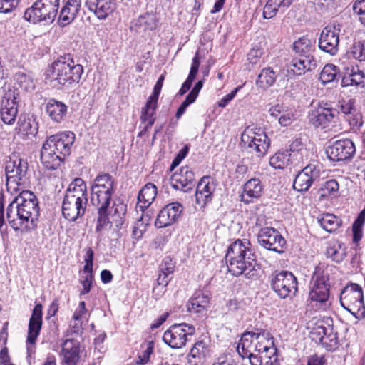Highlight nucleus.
<instances>
[{"mask_svg": "<svg viewBox=\"0 0 365 365\" xmlns=\"http://www.w3.org/2000/svg\"><path fill=\"white\" fill-rule=\"evenodd\" d=\"M225 259L228 270L232 275L245 274L249 279L257 277L255 269L256 255L247 240L237 239L230 245Z\"/></svg>", "mask_w": 365, "mask_h": 365, "instance_id": "f257e3e1", "label": "nucleus"}, {"mask_svg": "<svg viewBox=\"0 0 365 365\" xmlns=\"http://www.w3.org/2000/svg\"><path fill=\"white\" fill-rule=\"evenodd\" d=\"M75 139V134L71 131L49 136L43 143L41 152V163L45 168L48 170L56 169L70 154Z\"/></svg>", "mask_w": 365, "mask_h": 365, "instance_id": "f03ea898", "label": "nucleus"}, {"mask_svg": "<svg viewBox=\"0 0 365 365\" xmlns=\"http://www.w3.org/2000/svg\"><path fill=\"white\" fill-rule=\"evenodd\" d=\"M52 78L58 85L69 88L79 83L83 68L76 63L70 55L60 56L52 63Z\"/></svg>", "mask_w": 365, "mask_h": 365, "instance_id": "7ed1b4c3", "label": "nucleus"}, {"mask_svg": "<svg viewBox=\"0 0 365 365\" xmlns=\"http://www.w3.org/2000/svg\"><path fill=\"white\" fill-rule=\"evenodd\" d=\"M59 0H36L33 5L26 9L24 18L33 24L41 21L52 23L57 15Z\"/></svg>", "mask_w": 365, "mask_h": 365, "instance_id": "20e7f679", "label": "nucleus"}, {"mask_svg": "<svg viewBox=\"0 0 365 365\" xmlns=\"http://www.w3.org/2000/svg\"><path fill=\"white\" fill-rule=\"evenodd\" d=\"M241 141L250 153L259 158L267 153L270 140L261 128L247 127L241 135Z\"/></svg>", "mask_w": 365, "mask_h": 365, "instance_id": "39448f33", "label": "nucleus"}, {"mask_svg": "<svg viewBox=\"0 0 365 365\" xmlns=\"http://www.w3.org/2000/svg\"><path fill=\"white\" fill-rule=\"evenodd\" d=\"M310 338L328 351H334L339 346L338 333L332 325L324 319H317L310 331Z\"/></svg>", "mask_w": 365, "mask_h": 365, "instance_id": "423d86ee", "label": "nucleus"}, {"mask_svg": "<svg viewBox=\"0 0 365 365\" xmlns=\"http://www.w3.org/2000/svg\"><path fill=\"white\" fill-rule=\"evenodd\" d=\"M19 211L23 223L30 229L34 225L39 216L38 202L34 194L30 191H23L14 200Z\"/></svg>", "mask_w": 365, "mask_h": 365, "instance_id": "0eeeda50", "label": "nucleus"}, {"mask_svg": "<svg viewBox=\"0 0 365 365\" xmlns=\"http://www.w3.org/2000/svg\"><path fill=\"white\" fill-rule=\"evenodd\" d=\"M5 171L8 190L17 191L19 186L27 184L29 168L26 160L17 158H11L6 163Z\"/></svg>", "mask_w": 365, "mask_h": 365, "instance_id": "6e6552de", "label": "nucleus"}, {"mask_svg": "<svg viewBox=\"0 0 365 365\" xmlns=\"http://www.w3.org/2000/svg\"><path fill=\"white\" fill-rule=\"evenodd\" d=\"M195 328L185 323L172 325L163 334L165 343L173 349L183 347L187 341V336L194 334Z\"/></svg>", "mask_w": 365, "mask_h": 365, "instance_id": "1a4fd4ad", "label": "nucleus"}, {"mask_svg": "<svg viewBox=\"0 0 365 365\" xmlns=\"http://www.w3.org/2000/svg\"><path fill=\"white\" fill-rule=\"evenodd\" d=\"M113 192L91 191V203L98 209L96 232H101L111 223L108 215V209Z\"/></svg>", "mask_w": 365, "mask_h": 365, "instance_id": "9d476101", "label": "nucleus"}, {"mask_svg": "<svg viewBox=\"0 0 365 365\" xmlns=\"http://www.w3.org/2000/svg\"><path fill=\"white\" fill-rule=\"evenodd\" d=\"M322 173L320 165H307L296 175L293 183L294 189L299 192L307 191L313 184L320 180Z\"/></svg>", "mask_w": 365, "mask_h": 365, "instance_id": "9b49d317", "label": "nucleus"}, {"mask_svg": "<svg viewBox=\"0 0 365 365\" xmlns=\"http://www.w3.org/2000/svg\"><path fill=\"white\" fill-rule=\"evenodd\" d=\"M257 242L264 248L277 253L284 252L287 245L286 240L279 232L269 227L260 229L257 234Z\"/></svg>", "mask_w": 365, "mask_h": 365, "instance_id": "f8f14e48", "label": "nucleus"}, {"mask_svg": "<svg viewBox=\"0 0 365 365\" xmlns=\"http://www.w3.org/2000/svg\"><path fill=\"white\" fill-rule=\"evenodd\" d=\"M271 286L279 297L295 295L297 291V278L288 271H282L272 276Z\"/></svg>", "mask_w": 365, "mask_h": 365, "instance_id": "ddd939ff", "label": "nucleus"}, {"mask_svg": "<svg viewBox=\"0 0 365 365\" xmlns=\"http://www.w3.org/2000/svg\"><path fill=\"white\" fill-rule=\"evenodd\" d=\"M88 199L64 195L62 213L66 219L74 222L86 212Z\"/></svg>", "mask_w": 365, "mask_h": 365, "instance_id": "4468645a", "label": "nucleus"}, {"mask_svg": "<svg viewBox=\"0 0 365 365\" xmlns=\"http://www.w3.org/2000/svg\"><path fill=\"white\" fill-rule=\"evenodd\" d=\"M356 152L354 143L350 139L336 140L327 148L326 153L332 161H342L350 159Z\"/></svg>", "mask_w": 365, "mask_h": 365, "instance_id": "2eb2a0df", "label": "nucleus"}, {"mask_svg": "<svg viewBox=\"0 0 365 365\" xmlns=\"http://www.w3.org/2000/svg\"><path fill=\"white\" fill-rule=\"evenodd\" d=\"M217 182L209 175L203 176L198 182L195 191V201L202 208L211 202Z\"/></svg>", "mask_w": 365, "mask_h": 365, "instance_id": "dca6fc26", "label": "nucleus"}, {"mask_svg": "<svg viewBox=\"0 0 365 365\" xmlns=\"http://www.w3.org/2000/svg\"><path fill=\"white\" fill-rule=\"evenodd\" d=\"M339 31L336 26L329 25L323 29L319 39V48L331 56L338 52L339 42Z\"/></svg>", "mask_w": 365, "mask_h": 365, "instance_id": "f3484780", "label": "nucleus"}, {"mask_svg": "<svg viewBox=\"0 0 365 365\" xmlns=\"http://www.w3.org/2000/svg\"><path fill=\"white\" fill-rule=\"evenodd\" d=\"M42 305L37 304L35 305L31 317L29 322V329L26 339L27 350L31 351L29 346H34L36 341L40 334L43 320H42Z\"/></svg>", "mask_w": 365, "mask_h": 365, "instance_id": "a211bd4d", "label": "nucleus"}, {"mask_svg": "<svg viewBox=\"0 0 365 365\" xmlns=\"http://www.w3.org/2000/svg\"><path fill=\"white\" fill-rule=\"evenodd\" d=\"M182 211V206L178 202L167 205L158 214L155 226L165 227L172 225L180 217Z\"/></svg>", "mask_w": 365, "mask_h": 365, "instance_id": "6ab92c4d", "label": "nucleus"}, {"mask_svg": "<svg viewBox=\"0 0 365 365\" xmlns=\"http://www.w3.org/2000/svg\"><path fill=\"white\" fill-rule=\"evenodd\" d=\"M81 344L77 339H66L60 353L63 365H78L80 361Z\"/></svg>", "mask_w": 365, "mask_h": 365, "instance_id": "aec40b11", "label": "nucleus"}, {"mask_svg": "<svg viewBox=\"0 0 365 365\" xmlns=\"http://www.w3.org/2000/svg\"><path fill=\"white\" fill-rule=\"evenodd\" d=\"M316 278L310 291V297H329L330 285L328 283V273H324V265L319 264L316 267L314 273Z\"/></svg>", "mask_w": 365, "mask_h": 365, "instance_id": "412c9836", "label": "nucleus"}, {"mask_svg": "<svg viewBox=\"0 0 365 365\" xmlns=\"http://www.w3.org/2000/svg\"><path fill=\"white\" fill-rule=\"evenodd\" d=\"M194 181V172L188 166L182 167L179 172L175 173L171 177L172 187L184 192L192 189Z\"/></svg>", "mask_w": 365, "mask_h": 365, "instance_id": "4be33fe9", "label": "nucleus"}, {"mask_svg": "<svg viewBox=\"0 0 365 365\" xmlns=\"http://www.w3.org/2000/svg\"><path fill=\"white\" fill-rule=\"evenodd\" d=\"M85 5L99 20L106 19L116 9L115 0H86Z\"/></svg>", "mask_w": 365, "mask_h": 365, "instance_id": "5701e85b", "label": "nucleus"}, {"mask_svg": "<svg viewBox=\"0 0 365 365\" xmlns=\"http://www.w3.org/2000/svg\"><path fill=\"white\" fill-rule=\"evenodd\" d=\"M17 104L14 92L9 91L1 101V117L3 122L8 125L14 123L17 115Z\"/></svg>", "mask_w": 365, "mask_h": 365, "instance_id": "b1692460", "label": "nucleus"}, {"mask_svg": "<svg viewBox=\"0 0 365 365\" xmlns=\"http://www.w3.org/2000/svg\"><path fill=\"white\" fill-rule=\"evenodd\" d=\"M336 110L331 108L319 106L309 113V122L315 128H324L333 120Z\"/></svg>", "mask_w": 365, "mask_h": 365, "instance_id": "393cba45", "label": "nucleus"}, {"mask_svg": "<svg viewBox=\"0 0 365 365\" xmlns=\"http://www.w3.org/2000/svg\"><path fill=\"white\" fill-rule=\"evenodd\" d=\"M317 67L315 59L307 58L297 56L290 62L287 67V73L290 77L292 76H301L307 71H311Z\"/></svg>", "mask_w": 365, "mask_h": 365, "instance_id": "a878e982", "label": "nucleus"}, {"mask_svg": "<svg viewBox=\"0 0 365 365\" xmlns=\"http://www.w3.org/2000/svg\"><path fill=\"white\" fill-rule=\"evenodd\" d=\"M263 187L264 186L259 179H250L243 186L241 200L245 204L252 202L254 199H257L262 195Z\"/></svg>", "mask_w": 365, "mask_h": 365, "instance_id": "bb28decb", "label": "nucleus"}, {"mask_svg": "<svg viewBox=\"0 0 365 365\" xmlns=\"http://www.w3.org/2000/svg\"><path fill=\"white\" fill-rule=\"evenodd\" d=\"M81 6V0H68L60 12L59 24L65 26L71 23L79 12Z\"/></svg>", "mask_w": 365, "mask_h": 365, "instance_id": "cd10ccee", "label": "nucleus"}, {"mask_svg": "<svg viewBox=\"0 0 365 365\" xmlns=\"http://www.w3.org/2000/svg\"><path fill=\"white\" fill-rule=\"evenodd\" d=\"M344 76L341 79V86L346 87L349 86H358L365 81V71H361L358 66L344 67Z\"/></svg>", "mask_w": 365, "mask_h": 365, "instance_id": "c85d7f7f", "label": "nucleus"}, {"mask_svg": "<svg viewBox=\"0 0 365 365\" xmlns=\"http://www.w3.org/2000/svg\"><path fill=\"white\" fill-rule=\"evenodd\" d=\"M341 305L356 318L365 317L364 298H339Z\"/></svg>", "mask_w": 365, "mask_h": 365, "instance_id": "c756f323", "label": "nucleus"}, {"mask_svg": "<svg viewBox=\"0 0 365 365\" xmlns=\"http://www.w3.org/2000/svg\"><path fill=\"white\" fill-rule=\"evenodd\" d=\"M46 112L53 121L61 123L66 118L67 106L61 101L50 99L46 103Z\"/></svg>", "mask_w": 365, "mask_h": 365, "instance_id": "7c9ffc66", "label": "nucleus"}, {"mask_svg": "<svg viewBox=\"0 0 365 365\" xmlns=\"http://www.w3.org/2000/svg\"><path fill=\"white\" fill-rule=\"evenodd\" d=\"M157 195V187L151 183H147L139 192L138 196V207L142 212L152 204Z\"/></svg>", "mask_w": 365, "mask_h": 365, "instance_id": "2f4dec72", "label": "nucleus"}, {"mask_svg": "<svg viewBox=\"0 0 365 365\" xmlns=\"http://www.w3.org/2000/svg\"><path fill=\"white\" fill-rule=\"evenodd\" d=\"M158 108V99L148 97L146 103L141 109L140 120L146 123V129H150L155 121V113Z\"/></svg>", "mask_w": 365, "mask_h": 365, "instance_id": "473e14b6", "label": "nucleus"}, {"mask_svg": "<svg viewBox=\"0 0 365 365\" xmlns=\"http://www.w3.org/2000/svg\"><path fill=\"white\" fill-rule=\"evenodd\" d=\"M256 344L255 351L259 353L269 352L275 354L277 349L274 346V338L269 331H262V334H257L255 339Z\"/></svg>", "mask_w": 365, "mask_h": 365, "instance_id": "72a5a7b5", "label": "nucleus"}, {"mask_svg": "<svg viewBox=\"0 0 365 365\" xmlns=\"http://www.w3.org/2000/svg\"><path fill=\"white\" fill-rule=\"evenodd\" d=\"M210 351L209 346L203 341H197L188 355V362L191 365H198L202 364Z\"/></svg>", "mask_w": 365, "mask_h": 365, "instance_id": "f704fd0d", "label": "nucleus"}, {"mask_svg": "<svg viewBox=\"0 0 365 365\" xmlns=\"http://www.w3.org/2000/svg\"><path fill=\"white\" fill-rule=\"evenodd\" d=\"M20 212L13 200L6 209V218L11 227L15 230H28L26 223H23Z\"/></svg>", "mask_w": 365, "mask_h": 365, "instance_id": "c9c22d12", "label": "nucleus"}, {"mask_svg": "<svg viewBox=\"0 0 365 365\" xmlns=\"http://www.w3.org/2000/svg\"><path fill=\"white\" fill-rule=\"evenodd\" d=\"M114 180L108 173L96 176L91 187V191L114 192Z\"/></svg>", "mask_w": 365, "mask_h": 365, "instance_id": "e433bc0d", "label": "nucleus"}, {"mask_svg": "<svg viewBox=\"0 0 365 365\" xmlns=\"http://www.w3.org/2000/svg\"><path fill=\"white\" fill-rule=\"evenodd\" d=\"M314 49L312 41L306 37H302L293 43V50L297 56L307 58L314 59L312 55Z\"/></svg>", "mask_w": 365, "mask_h": 365, "instance_id": "4c0bfd02", "label": "nucleus"}, {"mask_svg": "<svg viewBox=\"0 0 365 365\" xmlns=\"http://www.w3.org/2000/svg\"><path fill=\"white\" fill-rule=\"evenodd\" d=\"M317 222L327 232H333L341 225L342 221L333 214L324 213L317 217Z\"/></svg>", "mask_w": 365, "mask_h": 365, "instance_id": "58836bf2", "label": "nucleus"}, {"mask_svg": "<svg viewBox=\"0 0 365 365\" xmlns=\"http://www.w3.org/2000/svg\"><path fill=\"white\" fill-rule=\"evenodd\" d=\"M255 338L249 333L248 331H245L237 344V351L239 355L244 359L248 354L250 355L255 351L253 341Z\"/></svg>", "mask_w": 365, "mask_h": 365, "instance_id": "ea45409f", "label": "nucleus"}, {"mask_svg": "<svg viewBox=\"0 0 365 365\" xmlns=\"http://www.w3.org/2000/svg\"><path fill=\"white\" fill-rule=\"evenodd\" d=\"M65 195L88 199L87 187L85 182L81 178H75L69 185Z\"/></svg>", "mask_w": 365, "mask_h": 365, "instance_id": "a19ab883", "label": "nucleus"}, {"mask_svg": "<svg viewBox=\"0 0 365 365\" xmlns=\"http://www.w3.org/2000/svg\"><path fill=\"white\" fill-rule=\"evenodd\" d=\"M291 158L292 154L287 150L279 151L270 158L269 165L275 169H284L290 162L293 163Z\"/></svg>", "mask_w": 365, "mask_h": 365, "instance_id": "79ce46f5", "label": "nucleus"}, {"mask_svg": "<svg viewBox=\"0 0 365 365\" xmlns=\"http://www.w3.org/2000/svg\"><path fill=\"white\" fill-rule=\"evenodd\" d=\"M289 153L292 158H295L297 163L303 162L304 158L307 159L308 151L304 148L302 138H296L289 145Z\"/></svg>", "mask_w": 365, "mask_h": 365, "instance_id": "37998d69", "label": "nucleus"}, {"mask_svg": "<svg viewBox=\"0 0 365 365\" xmlns=\"http://www.w3.org/2000/svg\"><path fill=\"white\" fill-rule=\"evenodd\" d=\"M277 75L270 67L262 70L256 81V84L262 88H267L274 84L276 81Z\"/></svg>", "mask_w": 365, "mask_h": 365, "instance_id": "c03bdc74", "label": "nucleus"}, {"mask_svg": "<svg viewBox=\"0 0 365 365\" xmlns=\"http://www.w3.org/2000/svg\"><path fill=\"white\" fill-rule=\"evenodd\" d=\"M135 26L145 31H152L157 26L156 17L152 14L141 15L135 20Z\"/></svg>", "mask_w": 365, "mask_h": 365, "instance_id": "a18cd8bd", "label": "nucleus"}, {"mask_svg": "<svg viewBox=\"0 0 365 365\" xmlns=\"http://www.w3.org/2000/svg\"><path fill=\"white\" fill-rule=\"evenodd\" d=\"M339 73V68L333 64H327L323 68L319 79L323 84L333 82Z\"/></svg>", "mask_w": 365, "mask_h": 365, "instance_id": "49530a36", "label": "nucleus"}, {"mask_svg": "<svg viewBox=\"0 0 365 365\" xmlns=\"http://www.w3.org/2000/svg\"><path fill=\"white\" fill-rule=\"evenodd\" d=\"M19 133L24 135V138L30 139L38 133L37 123L34 120H24L19 125Z\"/></svg>", "mask_w": 365, "mask_h": 365, "instance_id": "de8ad7c7", "label": "nucleus"}, {"mask_svg": "<svg viewBox=\"0 0 365 365\" xmlns=\"http://www.w3.org/2000/svg\"><path fill=\"white\" fill-rule=\"evenodd\" d=\"M365 223V209L361 211L357 218L355 220L353 226V240L354 242H358L362 237V227Z\"/></svg>", "mask_w": 365, "mask_h": 365, "instance_id": "09e8293b", "label": "nucleus"}, {"mask_svg": "<svg viewBox=\"0 0 365 365\" xmlns=\"http://www.w3.org/2000/svg\"><path fill=\"white\" fill-rule=\"evenodd\" d=\"M365 223V209L361 211L357 218L355 220L353 226V240L354 242H358L362 237V227Z\"/></svg>", "mask_w": 365, "mask_h": 365, "instance_id": "8fccbe9b", "label": "nucleus"}, {"mask_svg": "<svg viewBox=\"0 0 365 365\" xmlns=\"http://www.w3.org/2000/svg\"><path fill=\"white\" fill-rule=\"evenodd\" d=\"M199 298H190L187 304V311L192 313H202L207 312L209 302L205 301L199 302Z\"/></svg>", "mask_w": 365, "mask_h": 365, "instance_id": "3c124183", "label": "nucleus"}, {"mask_svg": "<svg viewBox=\"0 0 365 365\" xmlns=\"http://www.w3.org/2000/svg\"><path fill=\"white\" fill-rule=\"evenodd\" d=\"M15 80L19 86L26 91H31L34 88L33 78L30 75L24 72H19L15 75Z\"/></svg>", "mask_w": 365, "mask_h": 365, "instance_id": "603ef678", "label": "nucleus"}, {"mask_svg": "<svg viewBox=\"0 0 365 365\" xmlns=\"http://www.w3.org/2000/svg\"><path fill=\"white\" fill-rule=\"evenodd\" d=\"M154 351V342L153 341L146 343L145 349L140 354L135 361L137 365H145L150 361V355Z\"/></svg>", "mask_w": 365, "mask_h": 365, "instance_id": "864d4df0", "label": "nucleus"}, {"mask_svg": "<svg viewBox=\"0 0 365 365\" xmlns=\"http://www.w3.org/2000/svg\"><path fill=\"white\" fill-rule=\"evenodd\" d=\"M322 196L334 195L338 192L339 184L336 180H329L321 187Z\"/></svg>", "mask_w": 365, "mask_h": 365, "instance_id": "5fc2aeb1", "label": "nucleus"}, {"mask_svg": "<svg viewBox=\"0 0 365 365\" xmlns=\"http://www.w3.org/2000/svg\"><path fill=\"white\" fill-rule=\"evenodd\" d=\"M341 297L342 295L353 296V297H363V290L360 285L356 283H350L344 287L341 291Z\"/></svg>", "mask_w": 365, "mask_h": 365, "instance_id": "6e6d98bb", "label": "nucleus"}, {"mask_svg": "<svg viewBox=\"0 0 365 365\" xmlns=\"http://www.w3.org/2000/svg\"><path fill=\"white\" fill-rule=\"evenodd\" d=\"M125 212V205L122 203H114L113 205L108 209V218L113 221H118V219L121 218V216L123 215ZM110 221V220H109Z\"/></svg>", "mask_w": 365, "mask_h": 365, "instance_id": "4d7b16f0", "label": "nucleus"}, {"mask_svg": "<svg viewBox=\"0 0 365 365\" xmlns=\"http://www.w3.org/2000/svg\"><path fill=\"white\" fill-rule=\"evenodd\" d=\"M354 14L359 16V21L365 25V0H356L353 4Z\"/></svg>", "mask_w": 365, "mask_h": 365, "instance_id": "13d9d810", "label": "nucleus"}, {"mask_svg": "<svg viewBox=\"0 0 365 365\" xmlns=\"http://www.w3.org/2000/svg\"><path fill=\"white\" fill-rule=\"evenodd\" d=\"M328 299L329 298H310V304L315 311H325L330 304Z\"/></svg>", "mask_w": 365, "mask_h": 365, "instance_id": "bf43d9fd", "label": "nucleus"}, {"mask_svg": "<svg viewBox=\"0 0 365 365\" xmlns=\"http://www.w3.org/2000/svg\"><path fill=\"white\" fill-rule=\"evenodd\" d=\"M279 9L280 8L275 4L270 2V0H268L263 10L264 19H269L274 17L277 14Z\"/></svg>", "mask_w": 365, "mask_h": 365, "instance_id": "052dcab7", "label": "nucleus"}, {"mask_svg": "<svg viewBox=\"0 0 365 365\" xmlns=\"http://www.w3.org/2000/svg\"><path fill=\"white\" fill-rule=\"evenodd\" d=\"M352 54L354 58L360 61H365V41L354 45Z\"/></svg>", "mask_w": 365, "mask_h": 365, "instance_id": "680f3d73", "label": "nucleus"}, {"mask_svg": "<svg viewBox=\"0 0 365 365\" xmlns=\"http://www.w3.org/2000/svg\"><path fill=\"white\" fill-rule=\"evenodd\" d=\"M94 252L91 247L86 248L84 261L86 264L83 267V272H93V262Z\"/></svg>", "mask_w": 365, "mask_h": 365, "instance_id": "e2e57ef3", "label": "nucleus"}, {"mask_svg": "<svg viewBox=\"0 0 365 365\" xmlns=\"http://www.w3.org/2000/svg\"><path fill=\"white\" fill-rule=\"evenodd\" d=\"M245 303L242 299L232 298L227 303V309L230 312H236L245 308Z\"/></svg>", "mask_w": 365, "mask_h": 365, "instance_id": "0e129e2a", "label": "nucleus"}, {"mask_svg": "<svg viewBox=\"0 0 365 365\" xmlns=\"http://www.w3.org/2000/svg\"><path fill=\"white\" fill-rule=\"evenodd\" d=\"M85 276L82 277L83 279L81 282L83 289L81 290V294L84 295L91 289V287L92 285V279H93V272H83Z\"/></svg>", "mask_w": 365, "mask_h": 365, "instance_id": "69168bd1", "label": "nucleus"}, {"mask_svg": "<svg viewBox=\"0 0 365 365\" xmlns=\"http://www.w3.org/2000/svg\"><path fill=\"white\" fill-rule=\"evenodd\" d=\"M174 271V265L172 262H170V259L165 258L163 263L160 265V272L166 274L168 277H170V275L173 274Z\"/></svg>", "mask_w": 365, "mask_h": 365, "instance_id": "338daca9", "label": "nucleus"}, {"mask_svg": "<svg viewBox=\"0 0 365 365\" xmlns=\"http://www.w3.org/2000/svg\"><path fill=\"white\" fill-rule=\"evenodd\" d=\"M339 107L340 111L346 115H351L355 111L354 107V101L352 100H349L347 101H341Z\"/></svg>", "mask_w": 365, "mask_h": 365, "instance_id": "774afa93", "label": "nucleus"}]
</instances>
